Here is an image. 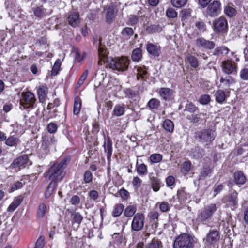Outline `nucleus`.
<instances>
[{
    "instance_id": "nucleus-1",
    "label": "nucleus",
    "mask_w": 248,
    "mask_h": 248,
    "mask_svg": "<svg viewBox=\"0 0 248 248\" xmlns=\"http://www.w3.org/2000/svg\"><path fill=\"white\" fill-rule=\"evenodd\" d=\"M67 158H64L60 162L54 163L46 172L45 177H47L51 181H55L56 183L61 181L65 175L64 169L67 165Z\"/></svg>"
},
{
    "instance_id": "nucleus-2",
    "label": "nucleus",
    "mask_w": 248,
    "mask_h": 248,
    "mask_svg": "<svg viewBox=\"0 0 248 248\" xmlns=\"http://www.w3.org/2000/svg\"><path fill=\"white\" fill-rule=\"evenodd\" d=\"M197 239L186 233L181 234L175 238L173 248H193Z\"/></svg>"
},
{
    "instance_id": "nucleus-3",
    "label": "nucleus",
    "mask_w": 248,
    "mask_h": 248,
    "mask_svg": "<svg viewBox=\"0 0 248 248\" xmlns=\"http://www.w3.org/2000/svg\"><path fill=\"white\" fill-rule=\"evenodd\" d=\"M107 64L111 69L123 72L128 69L129 60L125 57L108 59Z\"/></svg>"
},
{
    "instance_id": "nucleus-4",
    "label": "nucleus",
    "mask_w": 248,
    "mask_h": 248,
    "mask_svg": "<svg viewBox=\"0 0 248 248\" xmlns=\"http://www.w3.org/2000/svg\"><path fill=\"white\" fill-rule=\"evenodd\" d=\"M215 137L214 130L206 129L197 132L196 139L201 142L210 143L215 139Z\"/></svg>"
},
{
    "instance_id": "nucleus-5",
    "label": "nucleus",
    "mask_w": 248,
    "mask_h": 248,
    "mask_svg": "<svg viewBox=\"0 0 248 248\" xmlns=\"http://www.w3.org/2000/svg\"><path fill=\"white\" fill-rule=\"evenodd\" d=\"M221 11V4L219 1L214 0L209 4L205 10L206 17H214L219 15Z\"/></svg>"
},
{
    "instance_id": "nucleus-6",
    "label": "nucleus",
    "mask_w": 248,
    "mask_h": 248,
    "mask_svg": "<svg viewBox=\"0 0 248 248\" xmlns=\"http://www.w3.org/2000/svg\"><path fill=\"white\" fill-rule=\"evenodd\" d=\"M36 102L34 94L31 92H24L22 93L20 104L24 108H33Z\"/></svg>"
},
{
    "instance_id": "nucleus-7",
    "label": "nucleus",
    "mask_w": 248,
    "mask_h": 248,
    "mask_svg": "<svg viewBox=\"0 0 248 248\" xmlns=\"http://www.w3.org/2000/svg\"><path fill=\"white\" fill-rule=\"evenodd\" d=\"M145 216L143 213H137L131 222V231L138 232L141 230L144 225Z\"/></svg>"
},
{
    "instance_id": "nucleus-8",
    "label": "nucleus",
    "mask_w": 248,
    "mask_h": 248,
    "mask_svg": "<svg viewBox=\"0 0 248 248\" xmlns=\"http://www.w3.org/2000/svg\"><path fill=\"white\" fill-rule=\"evenodd\" d=\"M221 68L223 72L227 75L236 74L238 71L237 63L231 60H226L222 61Z\"/></svg>"
},
{
    "instance_id": "nucleus-9",
    "label": "nucleus",
    "mask_w": 248,
    "mask_h": 248,
    "mask_svg": "<svg viewBox=\"0 0 248 248\" xmlns=\"http://www.w3.org/2000/svg\"><path fill=\"white\" fill-rule=\"evenodd\" d=\"M237 195L238 193L236 191H232L223 198L222 202L226 204L227 207L234 210L237 208L238 205Z\"/></svg>"
},
{
    "instance_id": "nucleus-10",
    "label": "nucleus",
    "mask_w": 248,
    "mask_h": 248,
    "mask_svg": "<svg viewBox=\"0 0 248 248\" xmlns=\"http://www.w3.org/2000/svg\"><path fill=\"white\" fill-rule=\"evenodd\" d=\"M217 210L215 203H211L205 206L198 215V218L201 221H205L210 218Z\"/></svg>"
},
{
    "instance_id": "nucleus-11",
    "label": "nucleus",
    "mask_w": 248,
    "mask_h": 248,
    "mask_svg": "<svg viewBox=\"0 0 248 248\" xmlns=\"http://www.w3.org/2000/svg\"><path fill=\"white\" fill-rule=\"evenodd\" d=\"M214 31L217 33H224L228 29V22L223 16H220L213 21Z\"/></svg>"
},
{
    "instance_id": "nucleus-12",
    "label": "nucleus",
    "mask_w": 248,
    "mask_h": 248,
    "mask_svg": "<svg viewBox=\"0 0 248 248\" xmlns=\"http://www.w3.org/2000/svg\"><path fill=\"white\" fill-rule=\"evenodd\" d=\"M42 149L46 153L49 149L55 146L56 140L55 137L50 134H45L42 137Z\"/></svg>"
},
{
    "instance_id": "nucleus-13",
    "label": "nucleus",
    "mask_w": 248,
    "mask_h": 248,
    "mask_svg": "<svg viewBox=\"0 0 248 248\" xmlns=\"http://www.w3.org/2000/svg\"><path fill=\"white\" fill-rule=\"evenodd\" d=\"M220 239L219 232L217 230H212L206 234V238L203 239L205 244L210 246L216 244Z\"/></svg>"
},
{
    "instance_id": "nucleus-14",
    "label": "nucleus",
    "mask_w": 248,
    "mask_h": 248,
    "mask_svg": "<svg viewBox=\"0 0 248 248\" xmlns=\"http://www.w3.org/2000/svg\"><path fill=\"white\" fill-rule=\"evenodd\" d=\"M31 164L32 163L29 160L28 156L26 155H24L15 159L11 164V166L14 168L20 169L21 168L29 167L31 165Z\"/></svg>"
},
{
    "instance_id": "nucleus-15",
    "label": "nucleus",
    "mask_w": 248,
    "mask_h": 248,
    "mask_svg": "<svg viewBox=\"0 0 248 248\" xmlns=\"http://www.w3.org/2000/svg\"><path fill=\"white\" fill-rule=\"evenodd\" d=\"M196 46L200 48L204 49L211 50L213 49L215 44L214 42L206 40L203 37H198L195 40Z\"/></svg>"
},
{
    "instance_id": "nucleus-16",
    "label": "nucleus",
    "mask_w": 248,
    "mask_h": 248,
    "mask_svg": "<svg viewBox=\"0 0 248 248\" xmlns=\"http://www.w3.org/2000/svg\"><path fill=\"white\" fill-rule=\"evenodd\" d=\"M146 48L148 53L154 57H158L161 52V47L157 44L148 42L146 45Z\"/></svg>"
},
{
    "instance_id": "nucleus-17",
    "label": "nucleus",
    "mask_w": 248,
    "mask_h": 248,
    "mask_svg": "<svg viewBox=\"0 0 248 248\" xmlns=\"http://www.w3.org/2000/svg\"><path fill=\"white\" fill-rule=\"evenodd\" d=\"M236 82V79L230 76V75H226L225 77L222 76L220 79V87L222 88L227 89Z\"/></svg>"
},
{
    "instance_id": "nucleus-18",
    "label": "nucleus",
    "mask_w": 248,
    "mask_h": 248,
    "mask_svg": "<svg viewBox=\"0 0 248 248\" xmlns=\"http://www.w3.org/2000/svg\"><path fill=\"white\" fill-rule=\"evenodd\" d=\"M158 93L160 97L164 100L169 101L173 98V90L170 88H161Z\"/></svg>"
},
{
    "instance_id": "nucleus-19",
    "label": "nucleus",
    "mask_w": 248,
    "mask_h": 248,
    "mask_svg": "<svg viewBox=\"0 0 248 248\" xmlns=\"http://www.w3.org/2000/svg\"><path fill=\"white\" fill-rule=\"evenodd\" d=\"M103 147L105 153H106L108 160H110L111 155L112 154V142L110 137L107 138V140H105Z\"/></svg>"
},
{
    "instance_id": "nucleus-20",
    "label": "nucleus",
    "mask_w": 248,
    "mask_h": 248,
    "mask_svg": "<svg viewBox=\"0 0 248 248\" xmlns=\"http://www.w3.org/2000/svg\"><path fill=\"white\" fill-rule=\"evenodd\" d=\"M67 20L70 25L75 28L80 24L79 14L78 12H71L67 18Z\"/></svg>"
},
{
    "instance_id": "nucleus-21",
    "label": "nucleus",
    "mask_w": 248,
    "mask_h": 248,
    "mask_svg": "<svg viewBox=\"0 0 248 248\" xmlns=\"http://www.w3.org/2000/svg\"><path fill=\"white\" fill-rule=\"evenodd\" d=\"M142 243H140L137 245V248H161L162 242L156 238H154L152 240L146 244L143 247Z\"/></svg>"
},
{
    "instance_id": "nucleus-22",
    "label": "nucleus",
    "mask_w": 248,
    "mask_h": 248,
    "mask_svg": "<svg viewBox=\"0 0 248 248\" xmlns=\"http://www.w3.org/2000/svg\"><path fill=\"white\" fill-rule=\"evenodd\" d=\"M214 96L216 101L220 104L225 103L228 97L224 91L221 89L217 90L215 93Z\"/></svg>"
},
{
    "instance_id": "nucleus-23",
    "label": "nucleus",
    "mask_w": 248,
    "mask_h": 248,
    "mask_svg": "<svg viewBox=\"0 0 248 248\" xmlns=\"http://www.w3.org/2000/svg\"><path fill=\"white\" fill-rule=\"evenodd\" d=\"M20 143L19 138L16 135H10L8 138L6 137L4 143L11 147L16 146Z\"/></svg>"
},
{
    "instance_id": "nucleus-24",
    "label": "nucleus",
    "mask_w": 248,
    "mask_h": 248,
    "mask_svg": "<svg viewBox=\"0 0 248 248\" xmlns=\"http://www.w3.org/2000/svg\"><path fill=\"white\" fill-rule=\"evenodd\" d=\"M23 201V198L21 196H19L15 198L12 202L8 206L7 211L8 212H13L19 206Z\"/></svg>"
},
{
    "instance_id": "nucleus-25",
    "label": "nucleus",
    "mask_w": 248,
    "mask_h": 248,
    "mask_svg": "<svg viewBox=\"0 0 248 248\" xmlns=\"http://www.w3.org/2000/svg\"><path fill=\"white\" fill-rule=\"evenodd\" d=\"M48 92V88L46 85L40 86L37 89L38 98L40 102L44 100Z\"/></svg>"
},
{
    "instance_id": "nucleus-26",
    "label": "nucleus",
    "mask_w": 248,
    "mask_h": 248,
    "mask_svg": "<svg viewBox=\"0 0 248 248\" xmlns=\"http://www.w3.org/2000/svg\"><path fill=\"white\" fill-rule=\"evenodd\" d=\"M204 153L203 149L199 147H196L191 150L189 153V156L195 159H199L203 156Z\"/></svg>"
},
{
    "instance_id": "nucleus-27",
    "label": "nucleus",
    "mask_w": 248,
    "mask_h": 248,
    "mask_svg": "<svg viewBox=\"0 0 248 248\" xmlns=\"http://www.w3.org/2000/svg\"><path fill=\"white\" fill-rule=\"evenodd\" d=\"M235 182L237 185H243L245 183L246 178L243 172L238 171L234 173Z\"/></svg>"
},
{
    "instance_id": "nucleus-28",
    "label": "nucleus",
    "mask_w": 248,
    "mask_h": 248,
    "mask_svg": "<svg viewBox=\"0 0 248 248\" xmlns=\"http://www.w3.org/2000/svg\"><path fill=\"white\" fill-rule=\"evenodd\" d=\"M150 181L153 190L155 192H157L159 190L161 182L158 178L156 177H151Z\"/></svg>"
},
{
    "instance_id": "nucleus-29",
    "label": "nucleus",
    "mask_w": 248,
    "mask_h": 248,
    "mask_svg": "<svg viewBox=\"0 0 248 248\" xmlns=\"http://www.w3.org/2000/svg\"><path fill=\"white\" fill-rule=\"evenodd\" d=\"M142 58V50L140 48L134 49L131 54L132 60L136 62H139Z\"/></svg>"
},
{
    "instance_id": "nucleus-30",
    "label": "nucleus",
    "mask_w": 248,
    "mask_h": 248,
    "mask_svg": "<svg viewBox=\"0 0 248 248\" xmlns=\"http://www.w3.org/2000/svg\"><path fill=\"white\" fill-rule=\"evenodd\" d=\"M125 112V105L124 104H117L115 106L113 113L116 116L119 117L123 115Z\"/></svg>"
},
{
    "instance_id": "nucleus-31",
    "label": "nucleus",
    "mask_w": 248,
    "mask_h": 248,
    "mask_svg": "<svg viewBox=\"0 0 248 248\" xmlns=\"http://www.w3.org/2000/svg\"><path fill=\"white\" fill-rule=\"evenodd\" d=\"M138 159L137 160L136 162V170L137 173L140 176H143L147 173L148 170L147 166L144 163H141L140 165L138 164Z\"/></svg>"
},
{
    "instance_id": "nucleus-32",
    "label": "nucleus",
    "mask_w": 248,
    "mask_h": 248,
    "mask_svg": "<svg viewBox=\"0 0 248 248\" xmlns=\"http://www.w3.org/2000/svg\"><path fill=\"white\" fill-rule=\"evenodd\" d=\"M135 68L137 69V78L138 80H140V78L144 79L147 74V72L145 69V67H136Z\"/></svg>"
},
{
    "instance_id": "nucleus-33",
    "label": "nucleus",
    "mask_w": 248,
    "mask_h": 248,
    "mask_svg": "<svg viewBox=\"0 0 248 248\" xmlns=\"http://www.w3.org/2000/svg\"><path fill=\"white\" fill-rule=\"evenodd\" d=\"M81 100L79 97L77 96L75 98L73 113L75 115H78L80 111L81 107Z\"/></svg>"
},
{
    "instance_id": "nucleus-34",
    "label": "nucleus",
    "mask_w": 248,
    "mask_h": 248,
    "mask_svg": "<svg viewBox=\"0 0 248 248\" xmlns=\"http://www.w3.org/2000/svg\"><path fill=\"white\" fill-rule=\"evenodd\" d=\"M57 186V183L55 181H51L47 187L45 192V197L48 198L53 192L55 188Z\"/></svg>"
},
{
    "instance_id": "nucleus-35",
    "label": "nucleus",
    "mask_w": 248,
    "mask_h": 248,
    "mask_svg": "<svg viewBox=\"0 0 248 248\" xmlns=\"http://www.w3.org/2000/svg\"><path fill=\"white\" fill-rule=\"evenodd\" d=\"M186 59L192 67L196 68L199 66L198 60L194 56H193L190 54H188L186 56Z\"/></svg>"
},
{
    "instance_id": "nucleus-36",
    "label": "nucleus",
    "mask_w": 248,
    "mask_h": 248,
    "mask_svg": "<svg viewBox=\"0 0 248 248\" xmlns=\"http://www.w3.org/2000/svg\"><path fill=\"white\" fill-rule=\"evenodd\" d=\"M224 11L226 16L230 17L235 16L236 13L235 9L230 5L224 7Z\"/></svg>"
},
{
    "instance_id": "nucleus-37",
    "label": "nucleus",
    "mask_w": 248,
    "mask_h": 248,
    "mask_svg": "<svg viewBox=\"0 0 248 248\" xmlns=\"http://www.w3.org/2000/svg\"><path fill=\"white\" fill-rule=\"evenodd\" d=\"M204 114L202 113H199L196 114H191L187 116V119L193 124H196L199 122L200 120L202 119V116H204Z\"/></svg>"
},
{
    "instance_id": "nucleus-38",
    "label": "nucleus",
    "mask_w": 248,
    "mask_h": 248,
    "mask_svg": "<svg viewBox=\"0 0 248 248\" xmlns=\"http://www.w3.org/2000/svg\"><path fill=\"white\" fill-rule=\"evenodd\" d=\"M229 49L225 46H220L215 49L213 52V55L218 56L219 55L227 54L228 53Z\"/></svg>"
},
{
    "instance_id": "nucleus-39",
    "label": "nucleus",
    "mask_w": 248,
    "mask_h": 248,
    "mask_svg": "<svg viewBox=\"0 0 248 248\" xmlns=\"http://www.w3.org/2000/svg\"><path fill=\"white\" fill-rule=\"evenodd\" d=\"M163 127L167 131L172 132L174 129V124L171 120L166 119L163 123Z\"/></svg>"
},
{
    "instance_id": "nucleus-40",
    "label": "nucleus",
    "mask_w": 248,
    "mask_h": 248,
    "mask_svg": "<svg viewBox=\"0 0 248 248\" xmlns=\"http://www.w3.org/2000/svg\"><path fill=\"white\" fill-rule=\"evenodd\" d=\"M124 209V206L122 204H118L115 205L112 212V216L114 217L120 216L123 213Z\"/></svg>"
},
{
    "instance_id": "nucleus-41",
    "label": "nucleus",
    "mask_w": 248,
    "mask_h": 248,
    "mask_svg": "<svg viewBox=\"0 0 248 248\" xmlns=\"http://www.w3.org/2000/svg\"><path fill=\"white\" fill-rule=\"evenodd\" d=\"M163 158V156L160 154L155 153L150 155L149 157V160L151 163L155 164L158 163L161 161Z\"/></svg>"
},
{
    "instance_id": "nucleus-42",
    "label": "nucleus",
    "mask_w": 248,
    "mask_h": 248,
    "mask_svg": "<svg viewBox=\"0 0 248 248\" xmlns=\"http://www.w3.org/2000/svg\"><path fill=\"white\" fill-rule=\"evenodd\" d=\"M137 211L136 207L134 206H127L124 211V214L126 217H131L134 216Z\"/></svg>"
},
{
    "instance_id": "nucleus-43",
    "label": "nucleus",
    "mask_w": 248,
    "mask_h": 248,
    "mask_svg": "<svg viewBox=\"0 0 248 248\" xmlns=\"http://www.w3.org/2000/svg\"><path fill=\"white\" fill-rule=\"evenodd\" d=\"M61 63L60 59H58L55 61L51 70L52 76H55L58 74L61 65Z\"/></svg>"
},
{
    "instance_id": "nucleus-44",
    "label": "nucleus",
    "mask_w": 248,
    "mask_h": 248,
    "mask_svg": "<svg viewBox=\"0 0 248 248\" xmlns=\"http://www.w3.org/2000/svg\"><path fill=\"white\" fill-rule=\"evenodd\" d=\"M162 28L159 25H151L146 28V31L150 33L160 32Z\"/></svg>"
},
{
    "instance_id": "nucleus-45",
    "label": "nucleus",
    "mask_w": 248,
    "mask_h": 248,
    "mask_svg": "<svg viewBox=\"0 0 248 248\" xmlns=\"http://www.w3.org/2000/svg\"><path fill=\"white\" fill-rule=\"evenodd\" d=\"M212 169L210 167H207L204 168L203 170L200 173L199 179L200 180L204 179L206 177L210 176L211 174L212 173Z\"/></svg>"
},
{
    "instance_id": "nucleus-46",
    "label": "nucleus",
    "mask_w": 248,
    "mask_h": 248,
    "mask_svg": "<svg viewBox=\"0 0 248 248\" xmlns=\"http://www.w3.org/2000/svg\"><path fill=\"white\" fill-rule=\"evenodd\" d=\"M160 105V101L156 98H152L148 103V106L150 109H156Z\"/></svg>"
},
{
    "instance_id": "nucleus-47",
    "label": "nucleus",
    "mask_w": 248,
    "mask_h": 248,
    "mask_svg": "<svg viewBox=\"0 0 248 248\" xmlns=\"http://www.w3.org/2000/svg\"><path fill=\"white\" fill-rule=\"evenodd\" d=\"M34 15L38 17H41L45 14V10L43 6H40L35 8L33 10Z\"/></svg>"
},
{
    "instance_id": "nucleus-48",
    "label": "nucleus",
    "mask_w": 248,
    "mask_h": 248,
    "mask_svg": "<svg viewBox=\"0 0 248 248\" xmlns=\"http://www.w3.org/2000/svg\"><path fill=\"white\" fill-rule=\"evenodd\" d=\"M157 204L159 205V208L162 212H167L170 210V205L167 202H158Z\"/></svg>"
},
{
    "instance_id": "nucleus-49",
    "label": "nucleus",
    "mask_w": 248,
    "mask_h": 248,
    "mask_svg": "<svg viewBox=\"0 0 248 248\" xmlns=\"http://www.w3.org/2000/svg\"><path fill=\"white\" fill-rule=\"evenodd\" d=\"M185 110L190 113H195L198 110V108L191 102H188L185 106Z\"/></svg>"
},
{
    "instance_id": "nucleus-50",
    "label": "nucleus",
    "mask_w": 248,
    "mask_h": 248,
    "mask_svg": "<svg viewBox=\"0 0 248 248\" xmlns=\"http://www.w3.org/2000/svg\"><path fill=\"white\" fill-rule=\"evenodd\" d=\"M121 33L124 37L125 38H129L133 35L134 31L131 28L126 27L123 29Z\"/></svg>"
},
{
    "instance_id": "nucleus-51",
    "label": "nucleus",
    "mask_w": 248,
    "mask_h": 248,
    "mask_svg": "<svg viewBox=\"0 0 248 248\" xmlns=\"http://www.w3.org/2000/svg\"><path fill=\"white\" fill-rule=\"evenodd\" d=\"M166 14L168 18H174L177 16V13L172 7L169 8L166 10Z\"/></svg>"
},
{
    "instance_id": "nucleus-52",
    "label": "nucleus",
    "mask_w": 248,
    "mask_h": 248,
    "mask_svg": "<svg viewBox=\"0 0 248 248\" xmlns=\"http://www.w3.org/2000/svg\"><path fill=\"white\" fill-rule=\"evenodd\" d=\"M191 162L190 161L184 162L182 166L181 171L185 174L187 173L191 169Z\"/></svg>"
},
{
    "instance_id": "nucleus-53",
    "label": "nucleus",
    "mask_w": 248,
    "mask_h": 248,
    "mask_svg": "<svg viewBox=\"0 0 248 248\" xmlns=\"http://www.w3.org/2000/svg\"><path fill=\"white\" fill-rule=\"evenodd\" d=\"M187 0H171L172 5L177 8L184 6L187 2Z\"/></svg>"
},
{
    "instance_id": "nucleus-54",
    "label": "nucleus",
    "mask_w": 248,
    "mask_h": 248,
    "mask_svg": "<svg viewBox=\"0 0 248 248\" xmlns=\"http://www.w3.org/2000/svg\"><path fill=\"white\" fill-rule=\"evenodd\" d=\"M72 216L75 223L78 224H80L81 223L83 217L79 213L75 212L72 214Z\"/></svg>"
},
{
    "instance_id": "nucleus-55",
    "label": "nucleus",
    "mask_w": 248,
    "mask_h": 248,
    "mask_svg": "<svg viewBox=\"0 0 248 248\" xmlns=\"http://www.w3.org/2000/svg\"><path fill=\"white\" fill-rule=\"evenodd\" d=\"M46 206L44 203L41 204L38 209V216L39 217H42L44 216L46 211Z\"/></svg>"
},
{
    "instance_id": "nucleus-56",
    "label": "nucleus",
    "mask_w": 248,
    "mask_h": 248,
    "mask_svg": "<svg viewBox=\"0 0 248 248\" xmlns=\"http://www.w3.org/2000/svg\"><path fill=\"white\" fill-rule=\"evenodd\" d=\"M88 73H89L88 70H86L84 72V73L82 74L78 82L77 83V87H80L81 85H82L84 83V81H85V80L87 78Z\"/></svg>"
},
{
    "instance_id": "nucleus-57",
    "label": "nucleus",
    "mask_w": 248,
    "mask_h": 248,
    "mask_svg": "<svg viewBox=\"0 0 248 248\" xmlns=\"http://www.w3.org/2000/svg\"><path fill=\"white\" fill-rule=\"evenodd\" d=\"M239 75L241 79L243 80H248V68H244L242 69L240 71Z\"/></svg>"
},
{
    "instance_id": "nucleus-58",
    "label": "nucleus",
    "mask_w": 248,
    "mask_h": 248,
    "mask_svg": "<svg viewBox=\"0 0 248 248\" xmlns=\"http://www.w3.org/2000/svg\"><path fill=\"white\" fill-rule=\"evenodd\" d=\"M210 101V96L207 94H203L199 98V102L203 105H207Z\"/></svg>"
},
{
    "instance_id": "nucleus-59",
    "label": "nucleus",
    "mask_w": 248,
    "mask_h": 248,
    "mask_svg": "<svg viewBox=\"0 0 248 248\" xmlns=\"http://www.w3.org/2000/svg\"><path fill=\"white\" fill-rule=\"evenodd\" d=\"M47 129L50 133H55L57 130L58 125L56 123L52 122L48 124Z\"/></svg>"
},
{
    "instance_id": "nucleus-60",
    "label": "nucleus",
    "mask_w": 248,
    "mask_h": 248,
    "mask_svg": "<svg viewBox=\"0 0 248 248\" xmlns=\"http://www.w3.org/2000/svg\"><path fill=\"white\" fill-rule=\"evenodd\" d=\"M114 12L112 9H108L107 11L106 20L107 22L111 23L114 18Z\"/></svg>"
},
{
    "instance_id": "nucleus-61",
    "label": "nucleus",
    "mask_w": 248,
    "mask_h": 248,
    "mask_svg": "<svg viewBox=\"0 0 248 248\" xmlns=\"http://www.w3.org/2000/svg\"><path fill=\"white\" fill-rule=\"evenodd\" d=\"M93 175L91 171L87 170L84 174V181L85 183H89L92 181Z\"/></svg>"
},
{
    "instance_id": "nucleus-62",
    "label": "nucleus",
    "mask_w": 248,
    "mask_h": 248,
    "mask_svg": "<svg viewBox=\"0 0 248 248\" xmlns=\"http://www.w3.org/2000/svg\"><path fill=\"white\" fill-rule=\"evenodd\" d=\"M38 43L40 46H43L46 51L49 49L48 45L47 44V39L46 37L40 38L38 40Z\"/></svg>"
},
{
    "instance_id": "nucleus-63",
    "label": "nucleus",
    "mask_w": 248,
    "mask_h": 248,
    "mask_svg": "<svg viewBox=\"0 0 248 248\" xmlns=\"http://www.w3.org/2000/svg\"><path fill=\"white\" fill-rule=\"evenodd\" d=\"M44 240V237L40 236L36 242L35 248H43L45 245Z\"/></svg>"
},
{
    "instance_id": "nucleus-64",
    "label": "nucleus",
    "mask_w": 248,
    "mask_h": 248,
    "mask_svg": "<svg viewBox=\"0 0 248 248\" xmlns=\"http://www.w3.org/2000/svg\"><path fill=\"white\" fill-rule=\"evenodd\" d=\"M166 183L167 186L170 187L175 183L174 177L172 176H169L166 179Z\"/></svg>"
}]
</instances>
